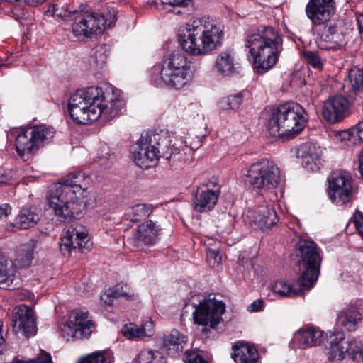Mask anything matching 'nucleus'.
I'll list each match as a JSON object with an SVG mask.
<instances>
[{
  "label": "nucleus",
  "mask_w": 363,
  "mask_h": 363,
  "mask_svg": "<svg viewBox=\"0 0 363 363\" xmlns=\"http://www.w3.org/2000/svg\"><path fill=\"white\" fill-rule=\"evenodd\" d=\"M12 328L16 334L26 337L35 335L37 327L33 309L26 305H21L12 315Z\"/></svg>",
  "instance_id": "16"
},
{
  "label": "nucleus",
  "mask_w": 363,
  "mask_h": 363,
  "mask_svg": "<svg viewBox=\"0 0 363 363\" xmlns=\"http://www.w3.org/2000/svg\"><path fill=\"white\" fill-rule=\"evenodd\" d=\"M248 45H279L282 38L272 27H266L262 30L252 31L247 36Z\"/></svg>",
  "instance_id": "22"
},
{
  "label": "nucleus",
  "mask_w": 363,
  "mask_h": 363,
  "mask_svg": "<svg viewBox=\"0 0 363 363\" xmlns=\"http://www.w3.org/2000/svg\"><path fill=\"white\" fill-rule=\"evenodd\" d=\"M54 134V128L45 125L21 130L16 138V152L21 157L33 154L45 143H49Z\"/></svg>",
  "instance_id": "10"
},
{
  "label": "nucleus",
  "mask_w": 363,
  "mask_h": 363,
  "mask_svg": "<svg viewBox=\"0 0 363 363\" xmlns=\"http://www.w3.org/2000/svg\"><path fill=\"white\" fill-rule=\"evenodd\" d=\"M88 231L82 225L74 224L69 226L61 238L60 251L64 255H69L72 252H84L90 250Z\"/></svg>",
  "instance_id": "13"
},
{
  "label": "nucleus",
  "mask_w": 363,
  "mask_h": 363,
  "mask_svg": "<svg viewBox=\"0 0 363 363\" xmlns=\"http://www.w3.org/2000/svg\"><path fill=\"white\" fill-rule=\"evenodd\" d=\"M245 174L250 186L257 191L276 188L280 182V170L272 160L262 159L251 164Z\"/></svg>",
  "instance_id": "9"
},
{
  "label": "nucleus",
  "mask_w": 363,
  "mask_h": 363,
  "mask_svg": "<svg viewBox=\"0 0 363 363\" xmlns=\"http://www.w3.org/2000/svg\"><path fill=\"white\" fill-rule=\"evenodd\" d=\"M352 128V134H354L356 144L363 142V121L359 122Z\"/></svg>",
  "instance_id": "51"
},
{
  "label": "nucleus",
  "mask_w": 363,
  "mask_h": 363,
  "mask_svg": "<svg viewBox=\"0 0 363 363\" xmlns=\"http://www.w3.org/2000/svg\"><path fill=\"white\" fill-rule=\"evenodd\" d=\"M233 350L231 357L236 363H257L258 352L254 346L238 342L233 347Z\"/></svg>",
  "instance_id": "24"
},
{
  "label": "nucleus",
  "mask_w": 363,
  "mask_h": 363,
  "mask_svg": "<svg viewBox=\"0 0 363 363\" xmlns=\"http://www.w3.org/2000/svg\"><path fill=\"white\" fill-rule=\"evenodd\" d=\"M34 245L31 244L22 245L18 250L16 262L21 267H28L33 258Z\"/></svg>",
  "instance_id": "34"
},
{
  "label": "nucleus",
  "mask_w": 363,
  "mask_h": 363,
  "mask_svg": "<svg viewBox=\"0 0 363 363\" xmlns=\"http://www.w3.org/2000/svg\"><path fill=\"white\" fill-rule=\"evenodd\" d=\"M354 340H351L349 342H343L340 346H326L325 352L328 359L333 362H341L347 354L350 357V351L352 350Z\"/></svg>",
  "instance_id": "32"
},
{
  "label": "nucleus",
  "mask_w": 363,
  "mask_h": 363,
  "mask_svg": "<svg viewBox=\"0 0 363 363\" xmlns=\"http://www.w3.org/2000/svg\"><path fill=\"white\" fill-rule=\"evenodd\" d=\"M216 68L220 74L230 76L238 72L233 55L228 52L220 53L216 60Z\"/></svg>",
  "instance_id": "28"
},
{
  "label": "nucleus",
  "mask_w": 363,
  "mask_h": 363,
  "mask_svg": "<svg viewBox=\"0 0 363 363\" xmlns=\"http://www.w3.org/2000/svg\"><path fill=\"white\" fill-rule=\"evenodd\" d=\"M349 81L352 89L356 91L363 90V69L353 67L348 73Z\"/></svg>",
  "instance_id": "36"
},
{
  "label": "nucleus",
  "mask_w": 363,
  "mask_h": 363,
  "mask_svg": "<svg viewBox=\"0 0 363 363\" xmlns=\"http://www.w3.org/2000/svg\"><path fill=\"white\" fill-rule=\"evenodd\" d=\"M16 363H52L50 354L43 352L38 357L28 361L18 360Z\"/></svg>",
  "instance_id": "48"
},
{
  "label": "nucleus",
  "mask_w": 363,
  "mask_h": 363,
  "mask_svg": "<svg viewBox=\"0 0 363 363\" xmlns=\"http://www.w3.org/2000/svg\"><path fill=\"white\" fill-rule=\"evenodd\" d=\"M189 0H160L162 4H167L172 6H186Z\"/></svg>",
  "instance_id": "54"
},
{
  "label": "nucleus",
  "mask_w": 363,
  "mask_h": 363,
  "mask_svg": "<svg viewBox=\"0 0 363 363\" xmlns=\"http://www.w3.org/2000/svg\"><path fill=\"white\" fill-rule=\"evenodd\" d=\"M169 140L155 132L142 134L137 146L133 150V157L136 164L143 169L150 167L149 162L157 160L160 157L170 156Z\"/></svg>",
  "instance_id": "6"
},
{
  "label": "nucleus",
  "mask_w": 363,
  "mask_h": 363,
  "mask_svg": "<svg viewBox=\"0 0 363 363\" xmlns=\"http://www.w3.org/2000/svg\"><path fill=\"white\" fill-rule=\"evenodd\" d=\"M350 103L343 96L335 95L325 101L322 113L323 118L330 123H337L342 121L347 115Z\"/></svg>",
  "instance_id": "17"
},
{
  "label": "nucleus",
  "mask_w": 363,
  "mask_h": 363,
  "mask_svg": "<svg viewBox=\"0 0 363 363\" xmlns=\"http://www.w3.org/2000/svg\"><path fill=\"white\" fill-rule=\"evenodd\" d=\"M223 36L222 29L216 24L203 18L191 19L179 27L177 42L180 45H219Z\"/></svg>",
  "instance_id": "4"
},
{
  "label": "nucleus",
  "mask_w": 363,
  "mask_h": 363,
  "mask_svg": "<svg viewBox=\"0 0 363 363\" xmlns=\"http://www.w3.org/2000/svg\"><path fill=\"white\" fill-rule=\"evenodd\" d=\"M225 311V304L215 299L200 301L193 313L194 323L214 328L221 320Z\"/></svg>",
  "instance_id": "12"
},
{
  "label": "nucleus",
  "mask_w": 363,
  "mask_h": 363,
  "mask_svg": "<svg viewBox=\"0 0 363 363\" xmlns=\"http://www.w3.org/2000/svg\"><path fill=\"white\" fill-rule=\"evenodd\" d=\"M301 287L303 286L299 284L297 286L286 281L279 280L274 283L272 291L279 298H294L302 295L303 291Z\"/></svg>",
  "instance_id": "30"
},
{
  "label": "nucleus",
  "mask_w": 363,
  "mask_h": 363,
  "mask_svg": "<svg viewBox=\"0 0 363 363\" xmlns=\"http://www.w3.org/2000/svg\"><path fill=\"white\" fill-rule=\"evenodd\" d=\"M68 111L71 118L80 124L96 121L99 118L108 121L125 111L121 91L112 86L79 89L69 98Z\"/></svg>",
  "instance_id": "1"
},
{
  "label": "nucleus",
  "mask_w": 363,
  "mask_h": 363,
  "mask_svg": "<svg viewBox=\"0 0 363 363\" xmlns=\"http://www.w3.org/2000/svg\"><path fill=\"white\" fill-rule=\"evenodd\" d=\"M250 217L262 230H269L278 222V217L273 206L262 203L254 211H250Z\"/></svg>",
  "instance_id": "21"
},
{
  "label": "nucleus",
  "mask_w": 363,
  "mask_h": 363,
  "mask_svg": "<svg viewBox=\"0 0 363 363\" xmlns=\"http://www.w3.org/2000/svg\"><path fill=\"white\" fill-rule=\"evenodd\" d=\"M362 320L361 313L352 306L344 308L337 315V324L348 331H354Z\"/></svg>",
  "instance_id": "26"
},
{
  "label": "nucleus",
  "mask_w": 363,
  "mask_h": 363,
  "mask_svg": "<svg viewBox=\"0 0 363 363\" xmlns=\"http://www.w3.org/2000/svg\"><path fill=\"white\" fill-rule=\"evenodd\" d=\"M216 47H186V52L191 56L203 57L210 55Z\"/></svg>",
  "instance_id": "41"
},
{
  "label": "nucleus",
  "mask_w": 363,
  "mask_h": 363,
  "mask_svg": "<svg viewBox=\"0 0 363 363\" xmlns=\"http://www.w3.org/2000/svg\"><path fill=\"white\" fill-rule=\"evenodd\" d=\"M114 298L113 294L111 289L104 292L101 296V300L104 303L106 306H111L113 305Z\"/></svg>",
  "instance_id": "53"
},
{
  "label": "nucleus",
  "mask_w": 363,
  "mask_h": 363,
  "mask_svg": "<svg viewBox=\"0 0 363 363\" xmlns=\"http://www.w3.org/2000/svg\"><path fill=\"white\" fill-rule=\"evenodd\" d=\"M264 307V302L261 299H257L248 306V310L251 312H257Z\"/></svg>",
  "instance_id": "55"
},
{
  "label": "nucleus",
  "mask_w": 363,
  "mask_h": 363,
  "mask_svg": "<svg viewBox=\"0 0 363 363\" xmlns=\"http://www.w3.org/2000/svg\"><path fill=\"white\" fill-rule=\"evenodd\" d=\"M186 337L178 330H172L163 341L164 350L170 355L174 356L181 352L186 343Z\"/></svg>",
  "instance_id": "27"
},
{
  "label": "nucleus",
  "mask_w": 363,
  "mask_h": 363,
  "mask_svg": "<svg viewBox=\"0 0 363 363\" xmlns=\"http://www.w3.org/2000/svg\"><path fill=\"white\" fill-rule=\"evenodd\" d=\"M323 337V331L313 325H306L297 330L289 343V347L296 350L307 349L318 345Z\"/></svg>",
  "instance_id": "20"
},
{
  "label": "nucleus",
  "mask_w": 363,
  "mask_h": 363,
  "mask_svg": "<svg viewBox=\"0 0 363 363\" xmlns=\"http://www.w3.org/2000/svg\"><path fill=\"white\" fill-rule=\"evenodd\" d=\"M176 13L179 14V13H182L181 11L178 10L177 11L175 12Z\"/></svg>",
  "instance_id": "63"
},
{
  "label": "nucleus",
  "mask_w": 363,
  "mask_h": 363,
  "mask_svg": "<svg viewBox=\"0 0 363 363\" xmlns=\"http://www.w3.org/2000/svg\"><path fill=\"white\" fill-rule=\"evenodd\" d=\"M90 182L83 172L67 175L51 187L47 199L49 208L65 220L81 216L86 208Z\"/></svg>",
  "instance_id": "2"
},
{
  "label": "nucleus",
  "mask_w": 363,
  "mask_h": 363,
  "mask_svg": "<svg viewBox=\"0 0 363 363\" xmlns=\"http://www.w3.org/2000/svg\"><path fill=\"white\" fill-rule=\"evenodd\" d=\"M153 207L150 204L139 203L128 209L125 216L128 220L137 222L145 219L150 216Z\"/></svg>",
  "instance_id": "33"
},
{
  "label": "nucleus",
  "mask_w": 363,
  "mask_h": 363,
  "mask_svg": "<svg viewBox=\"0 0 363 363\" xmlns=\"http://www.w3.org/2000/svg\"><path fill=\"white\" fill-rule=\"evenodd\" d=\"M184 361L186 363H208L205 360L198 351L187 350L185 353Z\"/></svg>",
  "instance_id": "43"
},
{
  "label": "nucleus",
  "mask_w": 363,
  "mask_h": 363,
  "mask_svg": "<svg viewBox=\"0 0 363 363\" xmlns=\"http://www.w3.org/2000/svg\"><path fill=\"white\" fill-rule=\"evenodd\" d=\"M11 213V207L8 203L0 205V219L6 218Z\"/></svg>",
  "instance_id": "56"
},
{
  "label": "nucleus",
  "mask_w": 363,
  "mask_h": 363,
  "mask_svg": "<svg viewBox=\"0 0 363 363\" xmlns=\"http://www.w3.org/2000/svg\"><path fill=\"white\" fill-rule=\"evenodd\" d=\"M307 122L305 109L296 103H286L272 109L267 130L273 137H294L304 128Z\"/></svg>",
  "instance_id": "3"
},
{
  "label": "nucleus",
  "mask_w": 363,
  "mask_h": 363,
  "mask_svg": "<svg viewBox=\"0 0 363 363\" xmlns=\"http://www.w3.org/2000/svg\"><path fill=\"white\" fill-rule=\"evenodd\" d=\"M242 93L230 95L220 102V107L223 109H238L242 102Z\"/></svg>",
  "instance_id": "38"
},
{
  "label": "nucleus",
  "mask_w": 363,
  "mask_h": 363,
  "mask_svg": "<svg viewBox=\"0 0 363 363\" xmlns=\"http://www.w3.org/2000/svg\"><path fill=\"white\" fill-rule=\"evenodd\" d=\"M206 259L211 267L218 266L221 261V256L215 250H209L206 254Z\"/></svg>",
  "instance_id": "47"
},
{
  "label": "nucleus",
  "mask_w": 363,
  "mask_h": 363,
  "mask_svg": "<svg viewBox=\"0 0 363 363\" xmlns=\"http://www.w3.org/2000/svg\"><path fill=\"white\" fill-rule=\"evenodd\" d=\"M352 344V350L350 351V358L354 361L363 363V349L360 343L354 340Z\"/></svg>",
  "instance_id": "44"
},
{
  "label": "nucleus",
  "mask_w": 363,
  "mask_h": 363,
  "mask_svg": "<svg viewBox=\"0 0 363 363\" xmlns=\"http://www.w3.org/2000/svg\"><path fill=\"white\" fill-rule=\"evenodd\" d=\"M334 0H309L306 6L307 17L315 25L328 21L334 13Z\"/></svg>",
  "instance_id": "18"
},
{
  "label": "nucleus",
  "mask_w": 363,
  "mask_h": 363,
  "mask_svg": "<svg viewBox=\"0 0 363 363\" xmlns=\"http://www.w3.org/2000/svg\"><path fill=\"white\" fill-rule=\"evenodd\" d=\"M352 128L342 130L339 133L340 139L342 141H347L350 143L356 145V139H354V134H352Z\"/></svg>",
  "instance_id": "52"
},
{
  "label": "nucleus",
  "mask_w": 363,
  "mask_h": 363,
  "mask_svg": "<svg viewBox=\"0 0 363 363\" xmlns=\"http://www.w3.org/2000/svg\"><path fill=\"white\" fill-rule=\"evenodd\" d=\"M88 314L86 312L74 311L69 318L70 323L74 325L80 332H82L84 337H89L91 333V328L94 324L89 320Z\"/></svg>",
  "instance_id": "31"
},
{
  "label": "nucleus",
  "mask_w": 363,
  "mask_h": 363,
  "mask_svg": "<svg viewBox=\"0 0 363 363\" xmlns=\"http://www.w3.org/2000/svg\"><path fill=\"white\" fill-rule=\"evenodd\" d=\"M184 144H185L184 147L179 146L177 147H174V150H180V149H182V150H184V147H185L186 149L189 148V150H194L197 149L198 147H199V146H200L199 144H198V145L194 144V145L192 143H189V142L187 140L184 141Z\"/></svg>",
  "instance_id": "57"
},
{
  "label": "nucleus",
  "mask_w": 363,
  "mask_h": 363,
  "mask_svg": "<svg viewBox=\"0 0 363 363\" xmlns=\"http://www.w3.org/2000/svg\"><path fill=\"white\" fill-rule=\"evenodd\" d=\"M79 363H108L104 354L96 352L82 359Z\"/></svg>",
  "instance_id": "46"
},
{
  "label": "nucleus",
  "mask_w": 363,
  "mask_h": 363,
  "mask_svg": "<svg viewBox=\"0 0 363 363\" xmlns=\"http://www.w3.org/2000/svg\"><path fill=\"white\" fill-rule=\"evenodd\" d=\"M141 337H150L153 334L154 324L151 320H146L142 327L140 328Z\"/></svg>",
  "instance_id": "50"
},
{
  "label": "nucleus",
  "mask_w": 363,
  "mask_h": 363,
  "mask_svg": "<svg viewBox=\"0 0 363 363\" xmlns=\"http://www.w3.org/2000/svg\"><path fill=\"white\" fill-rule=\"evenodd\" d=\"M328 194L330 199L337 205H343L352 199L353 188L352 177L343 170L333 172L328 178Z\"/></svg>",
  "instance_id": "11"
},
{
  "label": "nucleus",
  "mask_w": 363,
  "mask_h": 363,
  "mask_svg": "<svg viewBox=\"0 0 363 363\" xmlns=\"http://www.w3.org/2000/svg\"><path fill=\"white\" fill-rule=\"evenodd\" d=\"M16 272L13 261L0 254V289H9L16 279Z\"/></svg>",
  "instance_id": "25"
},
{
  "label": "nucleus",
  "mask_w": 363,
  "mask_h": 363,
  "mask_svg": "<svg viewBox=\"0 0 363 363\" xmlns=\"http://www.w3.org/2000/svg\"><path fill=\"white\" fill-rule=\"evenodd\" d=\"M62 334L65 337L67 340H69V338H75V339H82L86 338L84 337V335H82V332L79 330L74 325H72L70 323V320H68L67 323H65L62 328Z\"/></svg>",
  "instance_id": "39"
},
{
  "label": "nucleus",
  "mask_w": 363,
  "mask_h": 363,
  "mask_svg": "<svg viewBox=\"0 0 363 363\" xmlns=\"http://www.w3.org/2000/svg\"><path fill=\"white\" fill-rule=\"evenodd\" d=\"M135 363H166V362L160 352L143 350L138 354Z\"/></svg>",
  "instance_id": "35"
},
{
  "label": "nucleus",
  "mask_w": 363,
  "mask_h": 363,
  "mask_svg": "<svg viewBox=\"0 0 363 363\" xmlns=\"http://www.w3.org/2000/svg\"><path fill=\"white\" fill-rule=\"evenodd\" d=\"M9 55L6 59V60H11L12 61L13 60L17 58L18 57V53L20 52L19 50L14 51H8Z\"/></svg>",
  "instance_id": "59"
},
{
  "label": "nucleus",
  "mask_w": 363,
  "mask_h": 363,
  "mask_svg": "<svg viewBox=\"0 0 363 363\" xmlns=\"http://www.w3.org/2000/svg\"><path fill=\"white\" fill-rule=\"evenodd\" d=\"M0 183H2V182L0 181Z\"/></svg>",
  "instance_id": "64"
},
{
  "label": "nucleus",
  "mask_w": 363,
  "mask_h": 363,
  "mask_svg": "<svg viewBox=\"0 0 363 363\" xmlns=\"http://www.w3.org/2000/svg\"><path fill=\"white\" fill-rule=\"evenodd\" d=\"M279 53L278 47H251L248 60L257 74H264L276 65Z\"/></svg>",
  "instance_id": "14"
},
{
  "label": "nucleus",
  "mask_w": 363,
  "mask_h": 363,
  "mask_svg": "<svg viewBox=\"0 0 363 363\" xmlns=\"http://www.w3.org/2000/svg\"><path fill=\"white\" fill-rule=\"evenodd\" d=\"M122 333L128 338L142 337L140 328L133 323L125 325L122 328Z\"/></svg>",
  "instance_id": "42"
},
{
  "label": "nucleus",
  "mask_w": 363,
  "mask_h": 363,
  "mask_svg": "<svg viewBox=\"0 0 363 363\" xmlns=\"http://www.w3.org/2000/svg\"><path fill=\"white\" fill-rule=\"evenodd\" d=\"M189 107H192V108L194 109L199 110L200 108V105L198 103H191L189 104Z\"/></svg>",
  "instance_id": "62"
},
{
  "label": "nucleus",
  "mask_w": 363,
  "mask_h": 363,
  "mask_svg": "<svg viewBox=\"0 0 363 363\" xmlns=\"http://www.w3.org/2000/svg\"><path fill=\"white\" fill-rule=\"evenodd\" d=\"M75 15L72 23V32L77 37L93 38L103 33L106 27H111L116 21V13L114 10L108 11L107 15L99 13H89L76 10L72 11Z\"/></svg>",
  "instance_id": "8"
},
{
  "label": "nucleus",
  "mask_w": 363,
  "mask_h": 363,
  "mask_svg": "<svg viewBox=\"0 0 363 363\" xmlns=\"http://www.w3.org/2000/svg\"><path fill=\"white\" fill-rule=\"evenodd\" d=\"M3 322L0 320V347H4L5 345V340L2 335Z\"/></svg>",
  "instance_id": "60"
},
{
  "label": "nucleus",
  "mask_w": 363,
  "mask_h": 363,
  "mask_svg": "<svg viewBox=\"0 0 363 363\" xmlns=\"http://www.w3.org/2000/svg\"><path fill=\"white\" fill-rule=\"evenodd\" d=\"M350 340H345V335L342 332H337L329 336L328 340V346H340L343 342H349Z\"/></svg>",
  "instance_id": "45"
},
{
  "label": "nucleus",
  "mask_w": 363,
  "mask_h": 363,
  "mask_svg": "<svg viewBox=\"0 0 363 363\" xmlns=\"http://www.w3.org/2000/svg\"><path fill=\"white\" fill-rule=\"evenodd\" d=\"M300 259L298 265L301 276L298 280L303 287L310 289L318 280L322 262L321 250L313 240H301L296 245Z\"/></svg>",
  "instance_id": "5"
},
{
  "label": "nucleus",
  "mask_w": 363,
  "mask_h": 363,
  "mask_svg": "<svg viewBox=\"0 0 363 363\" xmlns=\"http://www.w3.org/2000/svg\"><path fill=\"white\" fill-rule=\"evenodd\" d=\"M40 220V216L34 207L23 208L16 218L14 227L18 229H28L35 226Z\"/></svg>",
  "instance_id": "29"
},
{
  "label": "nucleus",
  "mask_w": 363,
  "mask_h": 363,
  "mask_svg": "<svg viewBox=\"0 0 363 363\" xmlns=\"http://www.w3.org/2000/svg\"><path fill=\"white\" fill-rule=\"evenodd\" d=\"M359 171L361 174L362 177L363 178V150L359 157Z\"/></svg>",
  "instance_id": "61"
},
{
  "label": "nucleus",
  "mask_w": 363,
  "mask_h": 363,
  "mask_svg": "<svg viewBox=\"0 0 363 363\" xmlns=\"http://www.w3.org/2000/svg\"><path fill=\"white\" fill-rule=\"evenodd\" d=\"M161 231L157 222L145 221L138 226L133 235L132 242L138 247L153 245L158 241Z\"/></svg>",
  "instance_id": "19"
},
{
  "label": "nucleus",
  "mask_w": 363,
  "mask_h": 363,
  "mask_svg": "<svg viewBox=\"0 0 363 363\" xmlns=\"http://www.w3.org/2000/svg\"><path fill=\"white\" fill-rule=\"evenodd\" d=\"M191 66L185 54L174 51L164 56L160 66V78L169 87L183 88L191 77Z\"/></svg>",
  "instance_id": "7"
},
{
  "label": "nucleus",
  "mask_w": 363,
  "mask_h": 363,
  "mask_svg": "<svg viewBox=\"0 0 363 363\" xmlns=\"http://www.w3.org/2000/svg\"><path fill=\"white\" fill-rule=\"evenodd\" d=\"M111 290L113 296L116 297V298L120 297L130 298L133 295L128 286L123 283L116 284Z\"/></svg>",
  "instance_id": "40"
},
{
  "label": "nucleus",
  "mask_w": 363,
  "mask_h": 363,
  "mask_svg": "<svg viewBox=\"0 0 363 363\" xmlns=\"http://www.w3.org/2000/svg\"><path fill=\"white\" fill-rule=\"evenodd\" d=\"M301 55L304 57L306 61L313 68L318 69H323V62L318 51L308 50L301 49L300 50Z\"/></svg>",
  "instance_id": "37"
},
{
  "label": "nucleus",
  "mask_w": 363,
  "mask_h": 363,
  "mask_svg": "<svg viewBox=\"0 0 363 363\" xmlns=\"http://www.w3.org/2000/svg\"><path fill=\"white\" fill-rule=\"evenodd\" d=\"M298 156L302 159L303 164L314 171L319 169L323 152L319 146L313 144H306L298 150Z\"/></svg>",
  "instance_id": "23"
},
{
  "label": "nucleus",
  "mask_w": 363,
  "mask_h": 363,
  "mask_svg": "<svg viewBox=\"0 0 363 363\" xmlns=\"http://www.w3.org/2000/svg\"><path fill=\"white\" fill-rule=\"evenodd\" d=\"M352 219L359 234L363 238V213L357 211Z\"/></svg>",
  "instance_id": "49"
},
{
  "label": "nucleus",
  "mask_w": 363,
  "mask_h": 363,
  "mask_svg": "<svg viewBox=\"0 0 363 363\" xmlns=\"http://www.w3.org/2000/svg\"><path fill=\"white\" fill-rule=\"evenodd\" d=\"M220 186L218 179H211L199 189L195 194L194 205L198 212H207L212 210L220 196Z\"/></svg>",
  "instance_id": "15"
},
{
  "label": "nucleus",
  "mask_w": 363,
  "mask_h": 363,
  "mask_svg": "<svg viewBox=\"0 0 363 363\" xmlns=\"http://www.w3.org/2000/svg\"><path fill=\"white\" fill-rule=\"evenodd\" d=\"M357 21L359 31L362 33H363V13L358 16Z\"/></svg>",
  "instance_id": "58"
}]
</instances>
